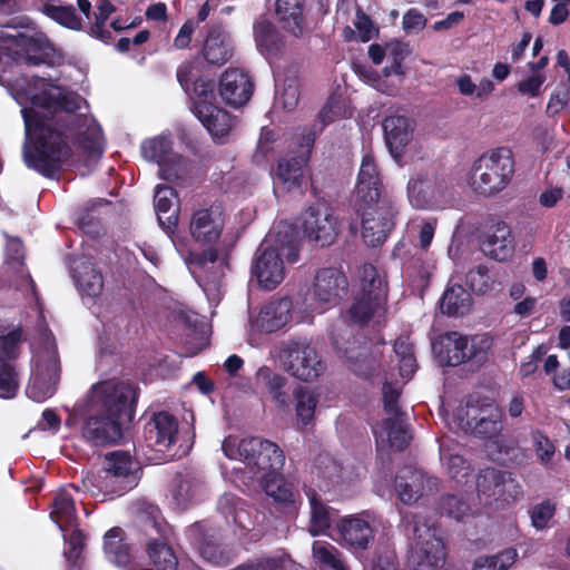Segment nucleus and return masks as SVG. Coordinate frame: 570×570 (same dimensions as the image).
I'll return each instance as SVG.
<instances>
[{
	"label": "nucleus",
	"instance_id": "obj_1",
	"mask_svg": "<svg viewBox=\"0 0 570 570\" xmlns=\"http://www.w3.org/2000/svg\"><path fill=\"white\" fill-rule=\"evenodd\" d=\"M354 210L361 219L362 238L370 247L381 246L395 227V200L386 191L371 151L364 153L356 178Z\"/></svg>",
	"mask_w": 570,
	"mask_h": 570
},
{
	"label": "nucleus",
	"instance_id": "obj_2",
	"mask_svg": "<svg viewBox=\"0 0 570 570\" xmlns=\"http://www.w3.org/2000/svg\"><path fill=\"white\" fill-rule=\"evenodd\" d=\"M136 402L137 393L129 384H97L81 429L83 439L96 446L118 443L122 439L121 420H132Z\"/></svg>",
	"mask_w": 570,
	"mask_h": 570
},
{
	"label": "nucleus",
	"instance_id": "obj_3",
	"mask_svg": "<svg viewBox=\"0 0 570 570\" xmlns=\"http://www.w3.org/2000/svg\"><path fill=\"white\" fill-rule=\"evenodd\" d=\"M513 174V153L508 146H500L474 160L468 184L474 193L492 196L508 186Z\"/></svg>",
	"mask_w": 570,
	"mask_h": 570
},
{
	"label": "nucleus",
	"instance_id": "obj_4",
	"mask_svg": "<svg viewBox=\"0 0 570 570\" xmlns=\"http://www.w3.org/2000/svg\"><path fill=\"white\" fill-rule=\"evenodd\" d=\"M405 533L412 540V562L416 570L438 568L445 561V547L436 537L433 521L421 512H405L402 515Z\"/></svg>",
	"mask_w": 570,
	"mask_h": 570
},
{
	"label": "nucleus",
	"instance_id": "obj_5",
	"mask_svg": "<svg viewBox=\"0 0 570 570\" xmlns=\"http://www.w3.org/2000/svg\"><path fill=\"white\" fill-rule=\"evenodd\" d=\"M387 292V283L380 275L377 268L373 264H364L360 275V291L347 312L350 322L363 327L375 315L384 312Z\"/></svg>",
	"mask_w": 570,
	"mask_h": 570
},
{
	"label": "nucleus",
	"instance_id": "obj_6",
	"mask_svg": "<svg viewBox=\"0 0 570 570\" xmlns=\"http://www.w3.org/2000/svg\"><path fill=\"white\" fill-rule=\"evenodd\" d=\"M279 360L288 374L303 382L315 381L326 370L316 348L306 338L298 337L284 342Z\"/></svg>",
	"mask_w": 570,
	"mask_h": 570
},
{
	"label": "nucleus",
	"instance_id": "obj_7",
	"mask_svg": "<svg viewBox=\"0 0 570 570\" xmlns=\"http://www.w3.org/2000/svg\"><path fill=\"white\" fill-rule=\"evenodd\" d=\"M331 344L337 356L347 364L358 376L371 377L379 367V361L373 355L367 341L361 342L347 328L333 330Z\"/></svg>",
	"mask_w": 570,
	"mask_h": 570
},
{
	"label": "nucleus",
	"instance_id": "obj_8",
	"mask_svg": "<svg viewBox=\"0 0 570 570\" xmlns=\"http://www.w3.org/2000/svg\"><path fill=\"white\" fill-rule=\"evenodd\" d=\"M452 189V180L443 174H420L409 180L407 197L416 209H438L450 202Z\"/></svg>",
	"mask_w": 570,
	"mask_h": 570
},
{
	"label": "nucleus",
	"instance_id": "obj_9",
	"mask_svg": "<svg viewBox=\"0 0 570 570\" xmlns=\"http://www.w3.org/2000/svg\"><path fill=\"white\" fill-rule=\"evenodd\" d=\"M102 470L106 487L110 484L111 492L121 495L137 485L141 469L128 451L117 450L105 454Z\"/></svg>",
	"mask_w": 570,
	"mask_h": 570
},
{
	"label": "nucleus",
	"instance_id": "obj_10",
	"mask_svg": "<svg viewBox=\"0 0 570 570\" xmlns=\"http://www.w3.org/2000/svg\"><path fill=\"white\" fill-rule=\"evenodd\" d=\"M60 373V357L57 345L52 342L46 355L40 356L37 362L27 386V395L36 402H45L50 399L57 392Z\"/></svg>",
	"mask_w": 570,
	"mask_h": 570
},
{
	"label": "nucleus",
	"instance_id": "obj_11",
	"mask_svg": "<svg viewBox=\"0 0 570 570\" xmlns=\"http://www.w3.org/2000/svg\"><path fill=\"white\" fill-rule=\"evenodd\" d=\"M71 145H22L26 166L45 178L55 179L66 168Z\"/></svg>",
	"mask_w": 570,
	"mask_h": 570
},
{
	"label": "nucleus",
	"instance_id": "obj_12",
	"mask_svg": "<svg viewBox=\"0 0 570 570\" xmlns=\"http://www.w3.org/2000/svg\"><path fill=\"white\" fill-rule=\"evenodd\" d=\"M179 420L165 410L151 412L144 425V439L151 450L166 454L178 442Z\"/></svg>",
	"mask_w": 570,
	"mask_h": 570
},
{
	"label": "nucleus",
	"instance_id": "obj_13",
	"mask_svg": "<svg viewBox=\"0 0 570 570\" xmlns=\"http://www.w3.org/2000/svg\"><path fill=\"white\" fill-rule=\"evenodd\" d=\"M244 463L255 472L273 473L283 469L285 455L274 442L259 436L243 439Z\"/></svg>",
	"mask_w": 570,
	"mask_h": 570
},
{
	"label": "nucleus",
	"instance_id": "obj_14",
	"mask_svg": "<svg viewBox=\"0 0 570 570\" xmlns=\"http://www.w3.org/2000/svg\"><path fill=\"white\" fill-rule=\"evenodd\" d=\"M503 412L493 402L468 404L462 424L474 436L483 440L497 439L503 429Z\"/></svg>",
	"mask_w": 570,
	"mask_h": 570
},
{
	"label": "nucleus",
	"instance_id": "obj_15",
	"mask_svg": "<svg viewBox=\"0 0 570 570\" xmlns=\"http://www.w3.org/2000/svg\"><path fill=\"white\" fill-rule=\"evenodd\" d=\"M302 229L309 240L324 247L336 239L340 223L328 206L313 204L302 214Z\"/></svg>",
	"mask_w": 570,
	"mask_h": 570
},
{
	"label": "nucleus",
	"instance_id": "obj_16",
	"mask_svg": "<svg viewBox=\"0 0 570 570\" xmlns=\"http://www.w3.org/2000/svg\"><path fill=\"white\" fill-rule=\"evenodd\" d=\"M144 530L149 535L147 554L157 570H177L178 558L169 544L171 529L166 522L148 519Z\"/></svg>",
	"mask_w": 570,
	"mask_h": 570
},
{
	"label": "nucleus",
	"instance_id": "obj_17",
	"mask_svg": "<svg viewBox=\"0 0 570 570\" xmlns=\"http://www.w3.org/2000/svg\"><path fill=\"white\" fill-rule=\"evenodd\" d=\"M432 348L440 363L446 366H459L476 358L481 353V350L471 343L468 336L455 331L441 334L432 344Z\"/></svg>",
	"mask_w": 570,
	"mask_h": 570
},
{
	"label": "nucleus",
	"instance_id": "obj_18",
	"mask_svg": "<svg viewBox=\"0 0 570 570\" xmlns=\"http://www.w3.org/2000/svg\"><path fill=\"white\" fill-rule=\"evenodd\" d=\"M13 43L28 66L56 67L63 63L65 56L43 36H27L19 32Z\"/></svg>",
	"mask_w": 570,
	"mask_h": 570
},
{
	"label": "nucleus",
	"instance_id": "obj_19",
	"mask_svg": "<svg viewBox=\"0 0 570 570\" xmlns=\"http://www.w3.org/2000/svg\"><path fill=\"white\" fill-rule=\"evenodd\" d=\"M480 248L494 261H508L514 253V238L510 226L503 220L491 219L480 235Z\"/></svg>",
	"mask_w": 570,
	"mask_h": 570
},
{
	"label": "nucleus",
	"instance_id": "obj_20",
	"mask_svg": "<svg viewBox=\"0 0 570 570\" xmlns=\"http://www.w3.org/2000/svg\"><path fill=\"white\" fill-rule=\"evenodd\" d=\"M252 274L261 287L275 289L285 277V267L281 253L273 246H259L252 264Z\"/></svg>",
	"mask_w": 570,
	"mask_h": 570
},
{
	"label": "nucleus",
	"instance_id": "obj_21",
	"mask_svg": "<svg viewBox=\"0 0 570 570\" xmlns=\"http://www.w3.org/2000/svg\"><path fill=\"white\" fill-rule=\"evenodd\" d=\"M348 293L345 273L337 267L320 268L313 282V294L317 302L337 305Z\"/></svg>",
	"mask_w": 570,
	"mask_h": 570
},
{
	"label": "nucleus",
	"instance_id": "obj_22",
	"mask_svg": "<svg viewBox=\"0 0 570 570\" xmlns=\"http://www.w3.org/2000/svg\"><path fill=\"white\" fill-rule=\"evenodd\" d=\"M254 82L250 77L238 68H229L219 78L218 95L223 102L239 108L252 98Z\"/></svg>",
	"mask_w": 570,
	"mask_h": 570
},
{
	"label": "nucleus",
	"instance_id": "obj_23",
	"mask_svg": "<svg viewBox=\"0 0 570 570\" xmlns=\"http://www.w3.org/2000/svg\"><path fill=\"white\" fill-rule=\"evenodd\" d=\"M224 229L223 212L217 206L200 208L193 213L189 222L191 238L202 245H213Z\"/></svg>",
	"mask_w": 570,
	"mask_h": 570
},
{
	"label": "nucleus",
	"instance_id": "obj_24",
	"mask_svg": "<svg viewBox=\"0 0 570 570\" xmlns=\"http://www.w3.org/2000/svg\"><path fill=\"white\" fill-rule=\"evenodd\" d=\"M190 542L198 549L203 559L214 566H227L232 561V553L225 550L216 540L213 530H207L202 522H195L187 530Z\"/></svg>",
	"mask_w": 570,
	"mask_h": 570
},
{
	"label": "nucleus",
	"instance_id": "obj_25",
	"mask_svg": "<svg viewBox=\"0 0 570 570\" xmlns=\"http://www.w3.org/2000/svg\"><path fill=\"white\" fill-rule=\"evenodd\" d=\"M141 155L159 167V176L173 181L180 178L185 169V158L173 151L171 145H140Z\"/></svg>",
	"mask_w": 570,
	"mask_h": 570
},
{
	"label": "nucleus",
	"instance_id": "obj_26",
	"mask_svg": "<svg viewBox=\"0 0 570 570\" xmlns=\"http://www.w3.org/2000/svg\"><path fill=\"white\" fill-rule=\"evenodd\" d=\"M307 0H275V14L282 29L296 39L307 31Z\"/></svg>",
	"mask_w": 570,
	"mask_h": 570
},
{
	"label": "nucleus",
	"instance_id": "obj_27",
	"mask_svg": "<svg viewBox=\"0 0 570 570\" xmlns=\"http://www.w3.org/2000/svg\"><path fill=\"white\" fill-rule=\"evenodd\" d=\"M314 145H297V149L291 151L277 161V178L287 188L299 187L304 167L308 164Z\"/></svg>",
	"mask_w": 570,
	"mask_h": 570
},
{
	"label": "nucleus",
	"instance_id": "obj_28",
	"mask_svg": "<svg viewBox=\"0 0 570 570\" xmlns=\"http://www.w3.org/2000/svg\"><path fill=\"white\" fill-rule=\"evenodd\" d=\"M193 111L214 139L226 137L233 128V116L212 102H195Z\"/></svg>",
	"mask_w": 570,
	"mask_h": 570
},
{
	"label": "nucleus",
	"instance_id": "obj_29",
	"mask_svg": "<svg viewBox=\"0 0 570 570\" xmlns=\"http://www.w3.org/2000/svg\"><path fill=\"white\" fill-rule=\"evenodd\" d=\"M32 104L55 111L75 114L81 108L82 97L60 86H50L32 97Z\"/></svg>",
	"mask_w": 570,
	"mask_h": 570
},
{
	"label": "nucleus",
	"instance_id": "obj_30",
	"mask_svg": "<svg viewBox=\"0 0 570 570\" xmlns=\"http://www.w3.org/2000/svg\"><path fill=\"white\" fill-rule=\"evenodd\" d=\"M336 529L344 543L354 549L365 550L374 538L371 524L355 515L341 518Z\"/></svg>",
	"mask_w": 570,
	"mask_h": 570
},
{
	"label": "nucleus",
	"instance_id": "obj_31",
	"mask_svg": "<svg viewBox=\"0 0 570 570\" xmlns=\"http://www.w3.org/2000/svg\"><path fill=\"white\" fill-rule=\"evenodd\" d=\"M205 61L213 66H223L234 55L230 37L220 28L209 29L202 48Z\"/></svg>",
	"mask_w": 570,
	"mask_h": 570
},
{
	"label": "nucleus",
	"instance_id": "obj_32",
	"mask_svg": "<svg viewBox=\"0 0 570 570\" xmlns=\"http://www.w3.org/2000/svg\"><path fill=\"white\" fill-rule=\"evenodd\" d=\"M24 121V142H66L60 130L35 110L22 109Z\"/></svg>",
	"mask_w": 570,
	"mask_h": 570
},
{
	"label": "nucleus",
	"instance_id": "obj_33",
	"mask_svg": "<svg viewBox=\"0 0 570 570\" xmlns=\"http://www.w3.org/2000/svg\"><path fill=\"white\" fill-rule=\"evenodd\" d=\"M292 307L289 297H272L259 312L262 330L273 333L284 327L291 320Z\"/></svg>",
	"mask_w": 570,
	"mask_h": 570
},
{
	"label": "nucleus",
	"instance_id": "obj_34",
	"mask_svg": "<svg viewBox=\"0 0 570 570\" xmlns=\"http://www.w3.org/2000/svg\"><path fill=\"white\" fill-rule=\"evenodd\" d=\"M257 48L268 56H278L285 47V38L266 17H261L253 26Z\"/></svg>",
	"mask_w": 570,
	"mask_h": 570
},
{
	"label": "nucleus",
	"instance_id": "obj_35",
	"mask_svg": "<svg viewBox=\"0 0 570 570\" xmlns=\"http://www.w3.org/2000/svg\"><path fill=\"white\" fill-rule=\"evenodd\" d=\"M104 552L117 567L126 568L132 561L131 547L126 540L125 531L119 527H114L105 533Z\"/></svg>",
	"mask_w": 570,
	"mask_h": 570
},
{
	"label": "nucleus",
	"instance_id": "obj_36",
	"mask_svg": "<svg viewBox=\"0 0 570 570\" xmlns=\"http://www.w3.org/2000/svg\"><path fill=\"white\" fill-rule=\"evenodd\" d=\"M72 278L81 295L98 297L104 289L101 272L90 262L83 261L72 269Z\"/></svg>",
	"mask_w": 570,
	"mask_h": 570
},
{
	"label": "nucleus",
	"instance_id": "obj_37",
	"mask_svg": "<svg viewBox=\"0 0 570 570\" xmlns=\"http://www.w3.org/2000/svg\"><path fill=\"white\" fill-rule=\"evenodd\" d=\"M424 474L411 466L402 469L395 476V490L405 504L416 502L423 495Z\"/></svg>",
	"mask_w": 570,
	"mask_h": 570
},
{
	"label": "nucleus",
	"instance_id": "obj_38",
	"mask_svg": "<svg viewBox=\"0 0 570 570\" xmlns=\"http://www.w3.org/2000/svg\"><path fill=\"white\" fill-rule=\"evenodd\" d=\"M51 520L61 531H68L77 524L75 499L66 488L60 489L52 501Z\"/></svg>",
	"mask_w": 570,
	"mask_h": 570
},
{
	"label": "nucleus",
	"instance_id": "obj_39",
	"mask_svg": "<svg viewBox=\"0 0 570 570\" xmlns=\"http://www.w3.org/2000/svg\"><path fill=\"white\" fill-rule=\"evenodd\" d=\"M472 308L470 293L460 284L448 286L440 298V311L450 317L466 315Z\"/></svg>",
	"mask_w": 570,
	"mask_h": 570
},
{
	"label": "nucleus",
	"instance_id": "obj_40",
	"mask_svg": "<svg viewBox=\"0 0 570 570\" xmlns=\"http://www.w3.org/2000/svg\"><path fill=\"white\" fill-rule=\"evenodd\" d=\"M217 510L225 518L226 523L234 524L240 530H250L253 522L249 512L244 508V502L233 494H224L219 498Z\"/></svg>",
	"mask_w": 570,
	"mask_h": 570
},
{
	"label": "nucleus",
	"instance_id": "obj_41",
	"mask_svg": "<svg viewBox=\"0 0 570 570\" xmlns=\"http://www.w3.org/2000/svg\"><path fill=\"white\" fill-rule=\"evenodd\" d=\"M262 485L265 493L273 498L275 502L285 505L295 503L294 487L284 478L281 471L263 474Z\"/></svg>",
	"mask_w": 570,
	"mask_h": 570
},
{
	"label": "nucleus",
	"instance_id": "obj_42",
	"mask_svg": "<svg viewBox=\"0 0 570 570\" xmlns=\"http://www.w3.org/2000/svg\"><path fill=\"white\" fill-rule=\"evenodd\" d=\"M311 505V519L308 530L312 535H318L324 533L331 528V512L330 507L322 501L317 492L309 489L306 492Z\"/></svg>",
	"mask_w": 570,
	"mask_h": 570
},
{
	"label": "nucleus",
	"instance_id": "obj_43",
	"mask_svg": "<svg viewBox=\"0 0 570 570\" xmlns=\"http://www.w3.org/2000/svg\"><path fill=\"white\" fill-rule=\"evenodd\" d=\"M104 154L102 145H71L68 147V161L66 167H94Z\"/></svg>",
	"mask_w": 570,
	"mask_h": 570
},
{
	"label": "nucleus",
	"instance_id": "obj_44",
	"mask_svg": "<svg viewBox=\"0 0 570 570\" xmlns=\"http://www.w3.org/2000/svg\"><path fill=\"white\" fill-rule=\"evenodd\" d=\"M293 394L296 401L297 424L303 430L313 422L318 399L312 391L303 386L295 389Z\"/></svg>",
	"mask_w": 570,
	"mask_h": 570
},
{
	"label": "nucleus",
	"instance_id": "obj_45",
	"mask_svg": "<svg viewBox=\"0 0 570 570\" xmlns=\"http://www.w3.org/2000/svg\"><path fill=\"white\" fill-rule=\"evenodd\" d=\"M385 142H409L414 130V120L407 116H389L383 120Z\"/></svg>",
	"mask_w": 570,
	"mask_h": 570
},
{
	"label": "nucleus",
	"instance_id": "obj_46",
	"mask_svg": "<svg viewBox=\"0 0 570 570\" xmlns=\"http://www.w3.org/2000/svg\"><path fill=\"white\" fill-rule=\"evenodd\" d=\"M116 11V7L110 0H99L97 3V12L94 13L95 22L90 24L88 35L108 45L112 40V35L106 28L109 17Z\"/></svg>",
	"mask_w": 570,
	"mask_h": 570
},
{
	"label": "nucleus",
	"instance_id": "obj_47",
	"mask_svg": "<svg viewBox=\"0 0 570 570\" xmlns=\"http://www.w3.org/2000/svg\"><path fill=\"white\" fill-rule=\"evenodd\" d=\"M505 471L497 468H485L476 476V490L480 495L498 500L501 483L504 481Z\"/></svg>",
	"mask_w": 570,
	"mask_h": 570
},
{
	"label": "nucleus",
	"instance_id": "obj_48",
	"mask_svg": "<svg viewBox=\"0 0 570 570\" xmlns=\"http://www.w3.org/2000/svg\"><path fill=\"white\" fill-rule=\"evenodd\" d=\"M383 428L387 433L391 448L403 451L411 441L409 426L404 423V416H389L383 421Z\"/></svg>",
	"mask_w": 570,
	"mask_h": 570
},
{
	"label": "nucleus",
	"instance_id": "obj_49",
	"mask_svg": "<svg viewBox=\"0 0 570 570\" xmlns=\"http://www.w3.org/2000/svg\"><path fill=\"white\" fill-rule=\"evenodd\" d=\"M73 127L72 142H101L104 139L101 126L94 118L76 117Z\"/></svg>",
	"mask_w": 570,
	"mask_h": 570
},
{
	"label": "nucleus",
	"instance_id": "obj_50",
	"mask_svg": "<svg viewBox=\"0 0 570 570\" xmlns=\"http://www.w3.org/2000/svg\"><path fill=\"white\" fill-rule=\"evenodd\" d=\"M20 387V375L16 363H8L0 358V397L12 399Z\"/></svg>",
	"mask_w": 570,
	"mask_h": 570
},
{
	"label": "nucleus",
	"instance_id": "obj_51",
	"mask_svg": "<svg viewBox=\"0 0 570 570\" xmlns=\"http://www.w3.org/2000/svg\"><path fill=\"white\" fill-rule=\"evenodd\" d=\"M332 100H328L320 111L317 118L309 125L297 129L296 136L301 137L299 142H315L324 128L333 121Z\"/></svg>",
	"mask_w": 570,
	"mask_h": 570
},
{
	"label": "nucleus",
	"instance_id": "obj_52",
	"mask_svg": "<svg viewBox=\"0 0 570 570\" xmlns=\"http://www.w3.org/2000/svg\"><path fill=\"white\" fill-rule=\"evenodd\" d=\"M515 558L514 549H507L494 556L479 557L472 570H509L515 562Z\"/></svg>",
	"mask_w": 570,
	"mask_h": 570
},
{
	"label": "nucleus",
	"instance_id": "obj_53",
	"mask_svg": "<svg viewBox=\"0 0 570 570\" xmlns=\"http://www.w3.org/2000/svg\"><path fill=\"white\" fill-rule=\"evenodd\" d=\"M258 376L264 381L273 400L279 405H286L287 394L284 392L286 385V377L274 373L269 367L264 366L258 371Z\"/></svg>",
	"mask_w": 570,
	"mask_h": 570
},
{
	"label": "nucleus",
	"instance_id": "obj_54",
	"mask_svg": "<svg viewBox=\"0 0 570 570\" xmlns=\"http://www.w3.org/2000/svg\"><path fill=\"white\" fill-rule=\"evenodd\" d=\"M45 12L63 27L72 30L82 29L81 19L77 16L76 9L72 6L46 4Z\"/></svg>",
	"mask_w": 570,
	"mask_h": 570
},
{
	"label": "nucleus",
	"instance_id": "obj_55",
	"mask_svg": "<svg viewBox=\"0 0 570 570\" xmlns=\"http://www.w3.org/2000/svg\"><path fill=\"white\" fill-rule=\"evenodd\" d=\"M469 288L476 295H484L493 289L494 281L489 274V268L479 265L470 269L465 275Z\"/></svg>",
	"mask_w": 570,
	"mask_h": 570
},
{
	"label": "nucleus",
	"instance_id": "obj_56",
	"mask_svg": "<svg viewBox=\"0 0 570 570\" xmlns=\"http://www.w3.org/2000/svg\"><path fill=\"white\" fill-rule=\"evenodd\" d=\"M21 340V327H17L8 334L0 336V358L8 363H16L20 354L19 344Z\"/></svg>",
	"mask_w": 570,
	"mask_h": 570
},
{
	"label": "nucleus",
	"instance_id": "obj_57",
	"mask_svg": "<svg viewBox=\"0 0 570 570\" xmlns=\"http://www.w3.org/2000/svg\"><path fill=\"white\" fill-rule=\"evenodd\" d=\"M439 509L442 514L461 521L470 511V505L459 495H442L439 502Z\"/></svg>",
	"mask_w": 570,
	"mask_h": 570
},
{
	"label": "nucleus",
	"instance_id": "obj_58",
	"mask_svg": "<svg viewBox=\"0 0 570 570\" xmlns=\"http://www.w3.org/2000/svg\"><path fill=\"white\" fill-rule=\"evenodd\" d=\"M557 512V504L547 499L534 504L529 510L531 525L537 530H544Z\"/></svg>",
	"mask_w": 570,
	"mask_h": 570
},
{
	"label": "nucleus",
	"instance_id": "obj_59",
	"mask_svg": "<svg viewBox=\"0 0 570 570\" xmlns=\"http://www.w3.org/2000/svg\"><path fill=\"white\" fill-rule=\"evenodd\" d=\"M448 475L458 483H468L472 475L469 461L460 454H451L446 462Z\"/></svg>",
	"mask_w": 570,
	"mask_h": 570
},
{
	"label": "nucleus",
	"instance_id": "obj_60",
	"mask_svg": "<svg viewBox=\"0 0 570 570\" xmlns=\"http://www.w3.org/2000/svg\"><path fill=\"white\" fill-rule=\"evenodd\" d=\"M314 556L317 560L334 570H345L343 561L337 557V550L330 544L315 543L313 547Z\"/></svg>",
	"mask_w": 570,
	"mask_h": 570
},
{
	"label": "nucleus",
	"instance_id": "obj_61",
	"mask_svg": "<svg viewBox=\"0 0 570 570\" xmlns=\"http://www.w3.org/2000/svg\"><path fill=\"white\" fill-rule=\"evenodd\" d=\"M176 196V190L167 185H157L155 189L154 203L158 219L161 223L163 215L167 214L173 206L171 198Z\"/></svg>",
	"mask_w": 570,
	"mask_h": 570
},
{
	"label": "nucleus",
	"instance_id": "obj_62",
	"mask_svg": "<svg viewBox=\"0 0 570 570\" xmlns=\"http://www.w3.org/2000/svg\"><path fill=\"white\" fill-rule=\"evenodd\" d=\"M383 409L389 416H404L399 406L401 392L390 382H385L382 387Z\"/></svg>",
	"mask_w": 570,
	"mask_h": 570
},
{
	"label": "nucleus",
	"instance_id": "obj_63",
	"mask_svg": "<svg viewBox=\"0 0 570 570\" xmlns=\"http://www.w3.org/2000/svg\"><path fill=\"white\" fill-rule=\"evenodd\" d=\"M355 28L358 31L361 41L367 42L379 35V29L374 27L372 19L367 16L361 7L356 8Z\"/></svg>",
	"mask_w": 570,
	"mask_h": 570
},
{
	"label": "nucleus",
	"instance_id": "obj_64",
	"mask_svg": "<svg viewBox=\"0 0 570 570\" xmlns=\"http://www.w3.org/2000/svg\"><path fill=\"white\" fill-rule=\"evenodd\" d=\"M234 570H283V562L279 558L261 557L249 560Z\"/></svg>",
	"mask_w": 570,
	"mask_h": 570
}]
</instances>
